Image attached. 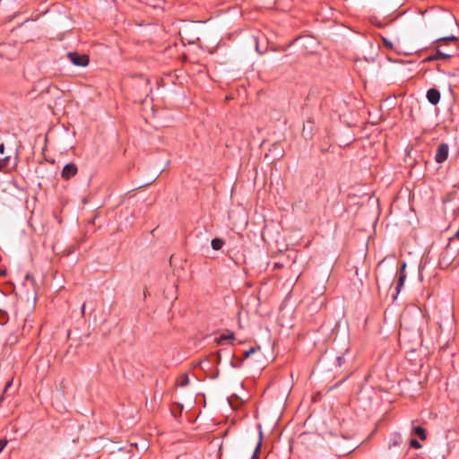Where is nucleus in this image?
Masks as SVG:
<instances>
[{
    "label": "nucleus",
    "instance_id": "f3484780",
    "mask_svg": "<svg viewBox=\"0 0 459 459\" xmlns=\"http://www.w3.org/2000/svg\"><path fill=\"white\" fill-rule=\"evenodd\" d=\"M383 43L386 48H389V49L393 48V43L390 40H388L386 38H383Z\"/></svg>",
    "mask_w": 459,
    "mask_h": 459
},
{
    "label": "nucleus",
    "instance_id": "4468645a",
    "mask_svg": "<svg viewBox=\"0 0 459 459\" xmlns=\"http://www.w3.org/2000/svg\"><path fill=\"white\" fill-rule=\"evenodd\" d=\"M410 446L414 449H419L421 447V445L417 439L412 438L410 441Z\"/></svg>",
    "mask_w": 459,
    "mask_h": 459
},
{
    "label": "nucleus",
    "instance_id": "5701e85b",
    "mask_svg": "<svg viewBox=\"0 0 459 459\" xmlns=\"http://www.w3.org/2000/svg\"><path fill=\"white\" fill-rule=\"evenodd\" d=\"M405 267H406V264L403 263V271L405 270Z\"/></svg>",
    "mask_w": 459,
    "mask_h": 459
},
{
    "label": "nucleus",
    "instance_id": "4be33fe9",
    "mask_svg": "<svg viewBox=\"0 0 459 459\" xmlns=\"http://www.w3.org/2000/svg\"><path fill=\"white\" fill-rule=\"evenodd\" d=\"M84 312H85V303H83L82 306V314L83 315Z\"/></svg>",
    "mask_w": 459,
    "mask_h": 459
},
{
    "label": "nucleus",
    "instance_id": "6ab92c4d",
    "mask_svg": "<svg viewBox=\"0 0 459 459\" xmlns=\"http://www.w3.org/2000/svg\"><path fill=\"white\" fill-rule=\"evenodd\" d=\"M7 445V440L0 439V453L4 449Z\"/></svg>",
    "mask_w": 459,
    "mask_h": 459
},
{
    "label": "nucleus",
    "instance_id": "f03ea898",
    "mask_svg": "<svg viewBox=\"0 0 459 459\" xmlns=\"http://www.w3.org/2000/svg\"><path fill=\"white\" fill-rule=\"evenodd\" d=\"M69 60L77 66H86L89 64V56L87 55H80L76 52H69L67 54Z\"/></svg>",
    "mask_w": 459,
    "mask_h": 459
},
{
    "label": "nucleus",
    "instance_id": "f257e3e1",
    "mask_svg": "<svg viewBox=\"0 0 459 459\" xmlns=\"http://www.w3.org/2000/svg\"><path fill=\"white\" fill-rule=\"evenodd\" d=\"M457 40L456 37L455 36H449V37H444L441 39H437V42L438 43V48L436 50V53L433 56H430L428 59L429 60H445L448 59L452 56V54L448 51H446L442 49L444 44H449V43H455Z\"/></svg>",
    "mask_w": 459,
    "mask_h": 459
},
{
    "label": "nucleus",
    "instance_id": "412c9836",
    "mask_svg": "<svg viewBox=\"0 0 459 459\" xmlns=\"http://www.w3.org/2000/svg\"><path fill=\"white\" fill-rule=\"evenodd\" d=\"M4 144L1 143L0 144V153H4Z\"/></svg>",
    "mask_w": 459,
    "mask_h": 459
},
{
    "label": "nucleus",
    "instance_id": "20e7f679",
    "mask_svg": "<svg viewBox=\"0 0 459 459\" xmlns=\"http://www.w3.org/2000/svg\"><path fill=\"white\" fill-rule=\"evenodd\" d=\"M77 172H78L77 166L74 163H68L63 168L62 172H61V177L64 179L68 180V179L72 178L73 177H74L77 174Z\"/></svg>",
    "mask_w": 459,
    "mask_h": 459
},
{
    "label": "nucleus",
    "instance_id": "dca6fc26",
    "mask_svg": "<svg viewBox=\"0 0 459 459\" xmlns=\"http://www.w3.org/2000/svg\"><path fill=\"white\" fill-rule=\"evenodd\" d=\"M255 351H256V348H255V347H252L249 350L246 351L244 352V358L247 359L251 354L255 353Z\"/></svg>",
    "mask_w": 459,
    "mask_h": 459
},
{
    "label": "nucleus",
    "instance_id": "2eb2a0df",
    "mask_svg": "<svg viewBox=\"0 0 459 459\" xmlns=\"http://www.w3.org/2000/svg\"><path fill=\"white\" fill-rule=\"evenodd\" d=\"M9 159V157H5L0 160V172L7 166Z\"/></svg>",
    "mask_w": 459,
    "mask_h": 459
},
{
    "label": "nucleus",
    "instance_id": "0eeeda50",
    "mask_svg": "<svg viewBox=\"0 0 459 459\" xmlns=\"http://www.w3.org/2000/svg\"><path fill=\"white\" fill-rule=\"evenodd\" d=\"M402 290V264H398L397 272H396V287H395V294L394 295V299H397V297Z\"/></svg>",
    "mask_w": 459,
    "mask_h": 459
},
{
    "label": "nucleus",
    "instance_id": "7ed1b4c3",
    "mask_svg": "<svg viewBox=\"0 0 459 459\" xmlns=\"http://www.w3.org/2000/svg\"><path fill=\"white\" fill-rule=\"evenodd\" d=\"M402 444V436L399 433H394L391 435L388 444L387 449L390 453H395L399 450L400 446Z\"/></svg>",
    "mask_w": 459,
    "mask_h": 459
},
{
    "label": "nucleus",
    "instance_id": "a211bd4d",
    "mask_svg": "<svg viewBox=\"0 0 459 459\" xmlns=\"http://www.w3.org/2000/svg\"><path fill=\"white\" fill-rule=\"evenodd\" d=\"M336 362H337V365L339 367H341L345 362V359H344V358L342 356H338L336 358Z\"/></svg>",
    "mask_w": 459,
    "mask_h": 459
},
{
    "label": "nucleus",
    "instance_id": "9d476101",
    "mask_svg": "<svg viewBox=\"0 0 459 459\" xmlns=\"http://www.w3.org/2000/svg\"><path fill=\"white\" fill-rule=\"evenodd\" d=\"M259 436H260V440L257 443V445L255 448V451L250 459H259V453H260L261 446H262V431H260Z\"/></svg>",
    "mask_w": 459,
    "mask_h": 459
},
{
    "label": "nucleus",
    "instance_id": "9b49d317",
    "mask_svg": "<svg viewBox=\"0 0 459 459\" xmlns=\"http://www.w3.org/2000/svg\"><path fill=\"white\" fill-rule=\"evenodd\" d=\"M211 245H212V249L220 250L223 247L224 241L221 238H216L212 240Z\"/></svg>",
    "mask_w": 459,
    "mask_h": 459
},
{
    "label": "nucleus",
    "instance_id": "6e6552de",
    "mask_svg": "<svg viewBox=\"0 0 459 459\" xmlns=\"http://www.w3.org/2000/svg\"><path fill=\"white\" fill-rule=\"evenodd\" d=\"M313 134V123L307 120L303 126L302 134L305 138H310Z\"/></svg>",
    "mask_w": 459,
    "mask_h": 459
},
{
    "label": "nucleus",
    "instance_id": "39448f33",
    "mask_svg": "<svg viewBox=\"0 0 459 459\" xmlns=\"http://www.w3.org/2000/svg\"><path fill=\"white\" fill-rule=\"evenodd\" d=\"M448 145L446 143H441L438 145L436 155H435V160L437 163L444 162L448 156Z\"/></svg>",
    "mask_w": 459,
    "mask_h": 459
},
{
    "label": "nucleus",
    "instance_id": "423d86ee",
    "mask_svg": "<svg viewBox=\"0 0 459 459\" xmlns=\"http://www.w3.org/2000/svg\"><path fill=\"white\" fill-rule=\"evenodd\" d=\"M427 99L431 104L436 105L440 100V92L437 89H429L427 91Z\"/></svg>",
    "mask_w": 459,
    "mask_h": 459
},
{
    "label": "nucleus",
    "instance_id": "aec40b11",
    "mask_svg": "<svg viewBox=\"0 0 459 459\" xmlns=\"http://www.w3.org/2000/svg\"><path fill=\"white\" fill-rule=\"evenodd\" d=\"M13 385V379L9 380L5 385H4V393H6L7 390L12 386Z\"/></svg>",
    "mask_w": 459,
    "mask_h": 459
},
{
    "label": "nucleus",
    "instance_id": "f8f14e48",
    "mask_svg": "<svg viewBox=\"0 0 459 459\" xmlns=\"http://www.w3.org/2000/svg\"><path fill=\"white\" fill-rule=\"evenodd\" d=\"M189 384V377L187 374H182L178 379V385L181 387H185Z\"/></svg>",
    "mask_w": 459,
    "mask_h": 459
},
{
    "label": "nucleus",
    "instance_id": "ddd939ff",
    "mask_svg": "<svg viewBox=\"0 0 459 459\" xmlns=\"http://www.w3.org/2000/svg\"><path fill=\"white\" fill-rule=\"evenodd\" d=\"M234 339H235V335L233 333H223L220 336L219 343L221 344L223 341H226V340H234Z\"/></svg>",
    "mask_w": 459,
    "mask_h": 459
},
{
    "label": "nucleus",
    "instance_id": "1a4fd4ad",
    "mask_svg": "<svg viewBox=\"0 0 459 459\" xmlns=\"http://www.w3.org/2000/svg\"><path fill=\"white\" fill-rule=\"evenodd\" d=\"M411 434H414L420 437L421 440H425L427 438L426 430L424 428L420 426H416L412 428Z\"/></svg>",
    "mask_w": 459,
    "mask_h": 459
}]
</instances>
